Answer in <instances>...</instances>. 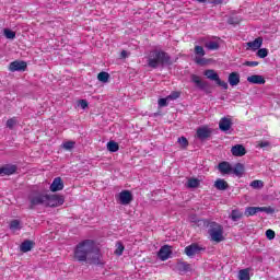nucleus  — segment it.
I'll return each mask as SVG.
<instances>
[{
    "instance_id": "1",
    "label": "nucleus",
    "mask_w": 280,
    "mask_h": 280,
    "mask_svg": "<svg viewBox=\"0 0 280 280\" xmlns=\"http://www.w3.org/2000/svg\"><path fill=\"white\" fill-rule=\"evenodd\" d=\"M73 259L80 264H94V266H103L102 253L95 241L84 240L77 244L73 249Z\"/></svg>"
},
{
    "instance_id": "2",
    "label": "nucleus",
    "mask_w": 280,
    "mask_h": 280,
    "mask_svg": "<svg viewBox=\"0 0 280 280\" xmlns=\"http://www.w3.org/2000/svg\"><path fill=\"white\" fill-rule=\"evenodd\" d=\"M147 65L150 69H159V67H170L172 57L165 50H152L147 57Z\"/></svg>"
},
{
    "instance_id": "3",
    "label": "nucleus",
    "mask_w": 280,
    "mask_h": 280,
    "mask_svg": "<svg viewBox=\"0 0 280 280\" xmlns=\"http://www.w3.org/2000/svg\"><path fill=\"white\" fill-rule=\"evenodd\" d=\"M209 230L208 233L212 240V242H217L220 244V242L224 241V228L218 223V222H210L209 223Z\"/></svg>"
},
{
    "instance_id": "4",
    "label": "nucleus",
    "mask_w": 280,
    "mask_h": 280,
    "mask_svg": "<svg viewBox=\"0 0 280 280\" xmlns=\"http://www.w3.org/2000/svg\"><path fill=\"white\" fill-rule=\"evenodd\" d=\"M30 209H34V207H38V205H43L46 207L47 205V194L37 192L30 197Z\"/></svg>"
},
{
    "instance_id": "5",
    "label": "nucleus",
    "mask_w": 280,
    "mask_h": 280,
    "mask_svg": "<svg viewBox=\"0 0 280 280\" xmlns=\"http://www.w3.org/2000/svg\"><path fill=\"white\" fill-rule=\"evenodd\" d=\"M259 212L275 213V209H272L271 207H247L245 209L246 218H250L252 215H257V213Z\"/></svg>"
},
{
    "instance_id": "6",
    "label": "nucleus",
    "mask_w": 280,
    "mask_h": 280,
    "mask_svg": "<svg viewBox=\"0 0 280 280\" xmlns=\"http://www.w3.org/2000/svg\"><path fill=\"white\" fill-rule=\"evenodd\" d=\"M46 207H62L65 197L62 195H47Z\"/></svg>"
},
{
    "instance_id": "7",
    "label": "nucleus",
    "mask_w": 280,
    "mask_h": 280,
    "mask_svg": "<svg viewBox=\"0 0 280 280\" xmlns=\"http://www.w3.org/2000/svg\"><path fill=\"white\" fill-rule=\"evenodd\" d=\"M205 250L198 243H192L185 247L184 253L187 257H196V255H200V252Z\"/></svg>"
},
{
    "instance_id": "8",
    "label": "nucleus",
    "mask_w": 280,
    "mask_h": 280,
    "mask_svg": "<svg viewBox=\"0 0 280 280\" xmlns=\"http://www.w3.org/2000/svg\"><path fill=\"white\" fill-rule=\"evenodd\" d=\"M8 69L11 73L16 71H27V62L23 60H14L9 65Z\"/></svg>"
},
{
    "instance_id": "9",
    "label": "nucleus",
    "mask_w": 280,
    "mask_h": 280,
    "mask_svg": "<svg viewBox=\"0 0 280 280\" xmlns=\"http://www.w3.org/2000/svg\"><path fill=\"white\" fill-rule=\"evenodd\" d=\"M171 255H172V246L170 245H163L158 253V257L159 259H161V261H167Z\"/></svg>"
},
{
    "instance_id": "10",
    "label": "nucleus",
    "mask_w": 280,
    "mask_h": 280,
    "mask_svg": "<svg viewBox=\"0 0 280 280\" xmlns=\"http://www.w3.org/2000/svg\"><path fill=\"white\" fill-rule=\"evenodd\" d=\"M120 205H130L132 202L133 197L130 190H122L118 195Z\"/></svg>"
},
{
    "instance_id": "11",
    "label": "nucleus",
    "mask_w": 280,
    "mask_h": 280,
    "mask_svg": "<svg viewBox=\"0 0 280 280\" xmlns=\"http://www.w3.org/2000/svg\"><path fill=\"white\" fill-rule=\"evenodd\" d=\"M197 139L200 141H205L206 139H209L211 137V129L208 127H199L196 132Z\"/></svg>"
},
{
    "instance_id": "12",
    "label": "nucleus",
    "mask_w": 280,
    "mask_h": 280,
    "mask_svg": "<svg viewBox=\"0 0 280 280\" xmlns=\"http://www.w3.org/2000/svg\"><path fill=\"white\" fill-rule=\"evenodd\" d=\"M65 189V183L62 182V178L56 177L51 185H50V191H62Z\"/></svg>"
},
{
    "instance_id": "13",
    "label": "nucleus",
    "mask_w": 280,
    "mask_h": 280,
    "mask_svg": "<svg viewBox=\"0 0 280 280\" xmlns=\"http://www.w3.org/2000/svg\"><path fill=\"white\" fill-rule=\"evenodd\" d=\"M16 174V165H4L0 167V176H12Z\"/></svg>"
},
{
    "instance_id": "14",
    "label": "nucleus",
    "mask_w": 280,
    "mask_h": 280,
    "mask_svg": "<svg viewBox=\"0 0 280 280\" xmlns=\"http://www.w3.org/2000/svg\"><path fill=\"white\" fill-rule=\"evenodd\" d=\"M218 170L221 172V174H232L233 166H231V163L223 161L219 163Z\"/></svg>"
},
{
    "instance_id": "15",
    "label": "nucleus",
    "mask_w": 280,
    "mask_h": 280,
    "mask_svg": "<svg viewBox=\"0 0 280 280\" xmlns=\"http://www.w3.org/2000/svg\"><path fill=\"white\" fill-rule=\"evenodd\" d=\"M261 45H264L262 37H257L255 40L247 43V47H249L252 51H257V49L261 48Z\"/></svg>"
},
{
    "instance_id": "16",
    "label": "nucleus",
    "mask_w": 280,
    "mask_h": 280,
    "mask_svg": "<svg viewBox=\"0 0 280 280\" xmlns=\"http://www.w3.org/2000/svg\"><path fill=\"white\" fill-rule=\"evenodd\" d=\"M247 82H249V84H266V79L264 78V75L254 74L247 77Z\"/></svg>"
},
{
    "instance_id": "17",
    "label": "nucleus",
    "mask_w": 280,
    "mask_h": 280,
    "mask_svg": "<svg viewBox=\"0 0 280 280\" xmlns=\"http://www.w3.org/2000/svg\"><path fill=\"white\" fill-rule=\"evenodd\" d=\"M231 126H233V122L231 121V119L226 117L221 118L219 122V128L220 130H222V132H228V130H231Z\"/></svg>"
},
{
    "instance_id": "18",
    "label": "nucleus",
    "mask_w": 280,
    "mask_h": 280,
    "mask_svg": "<svg viewBox=\"0 0 280 280\" xmlns=\"http://www.w3.org/2000/svg\"><path fill=\"white\" fill-rule=\"evenodd\" d=\"M176 270L179 272H190L191 265L187 261L178 260L176 264Z\"/></svg>"
},
{
    "instance_id": "19",
    "label": "nucleus",
    "mask_w": 280,
    "mask_h": 280,
    "mask_svg": "<svg viewBox=\"0 0 280 280\" xmlns=\"http://www.w3.org/2000/svg\"><path fill=\"white\" fill-rule=\"evenodd\" d=\"M231 152L233 156H244L246 154V148L242 144H236L232 147Z\"/></svg>"
},
{
    "instance_id": "20",
    "label": "nucleus",
    "mask_w": 280,
    "mask_h": 280,
    "mask_svg": "<svg viewBox=\"0 0 280 280\" xmlns=\"http://www.w3.org/2000/svg\"><path fill=\"white\" fill-rule=\"evenodd\" d=\"M228 82L230 86H237V84H240V72H231Z\"/></svg>"
},
{
    "instance_id": "21",
    "label": "nucleus",
    "mask_w": 280,
    "mask_h": 280,
    "mask_svg": "<svg viewBox=\"0 0 280 280\" xmlns=\"http://www.w3.org/2000/svg\"><path fill=\"white\" fill-rule=\"evenodd\" d=\"M214 187L215 189H218L219 191H226V189H229V183H226V180L222 179V178H218L214 182Z\"/></svg>"
},
{
    "instance_id": "22",
    "label": "nucleus",
    "mask_w": 280,
    "mask_h": 280,
    "mask_svg": "<svg viewBox=\"0 0 280 280\" xmlns=\"http://www.w3.org/2000/svg\"><path fill=\"white\" fill-rule=\"evenodd\" d=\"M229 218H230V220H232V222H240V220H242V218H244V212H242V210H240V209H234V210H232Z\"/></svg>"
},
{
    "instance_id": "23",
    "label": "nucleus",
    "mask_w": 280,
    "mask_h": 280,
    "mask_svg": "<svg viewBox=\"0 0 280 280\" xmlns=\"http://www.w3.org/2000/svg\"><path fill=\"white\" fill-rule=\"evenodd\" d=\"M34 248V241L26 240L20 245V250L22 253H30Z\"/></svg>"
},
{
    "instance_id": "24",
    "label": "nucleus",
    "mask_w": 280,
    "mask_h": 280,
    "mask_svg": "<svg viewBox=\"0 0 280 280\" xmlns=\"http://www.w3.org/2000/svg\"><path fill=\"white\" fill-rule=\"evenodd\" d=\"M232 174L242 178L244 176V164L236 163L234 167H232Z\"/></svg>"
},
{
    "instance_id": "25",
    "label": "nucleus",
    "mask_w": 280,
    "mask_h": 280,
    "mask_svg": "<svg viewBox=\"0 0 280 280\" xmlns=\"http://www.w3.org/2000/svg\"><path fill=\"white\" fill-rule=\"evenodd\" d=\"M191 82L198 86V89H205L207 86V82H203L202 79L198 74H192L191 75Z\"/></svg>"
},
{
    "instance_id": "26",
    "label": "nucleus",
    "mask_w": 280,
    "mask_h": 280,
    "mask_svg": "<svg viewBox=\"0 0 280 280\" xmlns=\"http://www.w3.org/2000/svg\"><path fill=\"white\" fill-rule=\"evenodd\" d=\"M203 74L206 75V78H208V80H212L213 82H217V80L220 78L218 72H215V70L213 69L206 70Z\"/></svg>"
},
{
    "instance_id": "27",
    "label": "nucleus",
    "mask_w": 280,
    "mask_h": 280,
    "mask_svg": "<svg viewBox=\"0 0 280 280\" xmlns=\"http://www.w3.org/2000/svg\"><path fill=\"white\" fill-rule=\"evenodd\" d=\"M238 279L240 280H250V269H241L238 271Z\"/></svg>"
},
{
    "instance_id": "28",
    "label": "nucleus",
    "mask_w": 280,
    "mask_h": 280,
    "mask_svg": "<svg viewBox=\"0 0 280 280\" xmlns=\"http://www.w3.org/2000/svg\"><path fill=\"white\" fill-rule=\"evenodd\" d=\"M188 189H196L200 187V179L198 178H189L187 182Z\"/></svg>"
},
{
    "instance_id": "29",
    "label": "nucleus",
    "mask_w": 280,
    "mask_h": 280,
    "mask_svg": "<svg viewBox=\"0 0 280 280\" xmlns=\"http://www.w3.org/2000/svg\"><path fill=\"white\" fill-rule=\"evenodd\" d=\"M205 47L210 51H218V49H220V44L218 42H209L206 43Z\"/></svg>"
},
{
    "instance_id": "30",
    "label": "nucleus",
    "mask_w": 280,
    "mask_h": 280,
    "mask_svg": "<svg viewBox=\"0 0 280 280\" xmlns=\"http://www.w3.org/2000/svg\"><path fill=\"white\" fill-rule=\"evenodd\" d=\"M107 150L109 152H118L119 151V144L115 141L107 142Z\"/></svg>"
},
{
    "instance_id": "31",
    "label": "nucleus",
    "mask_w": 280,
    "mask_h": 280,
    "mask_svg": "<svg viewBox=\"0 0 280 280\" xmlns=\"http://www.w3.org/2000/svg\"><path fill=\"white\" fill-rule=\"evenodd\" d=\"M110 79V74H108V72H100L98 74H97V80L100 81V82H104V83H106V82H108V80Z\"/></svg>"
},
{
    "instance_id": "32",
    "label": "nucleus",
    "mask_w": 280,
    "mask_h": 280,
    "mask_svg": "<svg viewBox=\"0 0 280 280\" xmlns=\"http://www.w3.org/2000/svg\"><path fill=\"white\" fill-rule=\"evenodd\" d=\"M4 36L10 40H14V38H16V33L10 28H4Z\"/></svg>"
},
{
    "instance_id": "33",
    "label": "nucleus",
    "mask_w": 280,
    "mask_h": 280,
    "mask_svg": "<svg viewBox=\"0 0 280 280\" xmlns=\"http://www.w3.org/2000/svg\"><path fill=\"white\" fill-rule=\"evenodd\" d=\"M250 187H253V189H261V187H264V182L255 179L250 183Z\"/></svg>"
},
{
    "instance_id": "34",
    "label": "nucleus",
    "mask_w": 280,
    "mask_h": 280,
    "mask_svg": "<svg viewBox=\"0 0 280 280\" xmlns=\"http://www.w3.org/2000/svg\"><path fill=\"white\" fill-rule=\"evenodd\" d=\"M10 229H11V231H16V230L21 229V221L12 220L10 222Z\"/></svg>"
},
{
    "instance_id": "35",
    "label": "nucleus",
    "mask_w": 280,
    "mask_h": 280,
    "mask_svg": "<svg viewBox=\"0 0 280 280\" xmlns=\"http://www.w3.org/2000/svg\"><path fill=\"white\" fill-rule=\"evenodd\" d=\"M125 246L121 243H117V247L115 250V255H117L118 257H121V255H124V250H125Z\"/></svg>"
},
{
    "instance_id": "36",
    "label": "nucleus",
    "mask_w": 280,
    "mask_h": 280,
    "mask_svg": "<svg viewBox=\"0 0 280 280\" xmlns=\"http://www.w3.org/2000/svg\"><path fill=\"white\" fill-rule=\"evenodd\" d=\"M195 54L196 56H205L207 52L202 46H195Z\"/></svg>"
},
{
    "instance_id": "37",
    "label": "nucleus",
    "mask_w": 280,
    "mask_h": 280,
    "mask_svg": "<svg viewBox=\"0 0 280 280\" xmlns=\"http://www.w3.org/2000/svg\"><path fill=\"white\" fill-rule=\"evenodd\" d=\"M258 58H266L268 56V49L267 48H258L257 51Z\"/></svg>"
},
{
    "instance_id": "38",
    "label": "nucleus",
    "mask_w": 280,
    "mask_h": 280,
    "mask_svg": "<svg viewBox=\"0 0 280 280\" xmlns=\"http://www.w3.org/2000/svg\"><path fill=\"white\" fill-rule=\"evenodd\" d=\"M178 143L182 148H187L189 145V141L185 137L178 138Z\"/></svg>"
},
{
    "instance_id": "39",
    "label": "nucleus",
    "mask_w": 280,
    "mask_h": 280,
    "mask_svg": "<svg viewBox=\"0 0 280 280\" xmlns=\"http://www.w3.org/2000/svg\"><path fill=\"white\" fill-rule=\"evenodd\" d=\"M215 83L219 86H222V89H224V91L229 90V83H226V81H222L220 78L215 81Z\"/></svg>"
},
{
    "instance_id": "40",
    "label": "nucleus",
    "mask_w": 280,
    "mask_h": 280,
    "mask_svg": "<svg viewBox=\"0 0 280 280\" xmlns=\"http://www.w3.org/2000/svg\"><path fill=\"white\" fill-rule=\"evenodd\" d=\"M14 126H16V118H11V119L7 120V128H10V130H12V128H14Z\"/></svg>"
},
{
    "instance_id": "41",
    "label": "nucleus",
    "mask_w": 280,
    "mask_h": 280,
    "mask_svg": "<svg viewBox=\"0 0 280 280\" xmlns=\"http://www.w3.org/2000/svg\"><path fill=\"white\" fill-rule=\"evenodd\" d=\"M74 145H75V142L73 141H67L63 143L65 150H73Z\"/></svg>"
},
{
    "instance_id": "42",
    "label": "nucleus",
    "mask_w": 280,
    "mask_h": 280,
    "mask_svg": "<svg viewBox=\"0 0 280 280\" xmlns=\"http://www.w3.org/2000/svg\"><path fill=\"white\" fill-rule=\"evenodd\" d=\"M275 236H276V233H275V231L273 230H267L266 231V237H267V240H275Z\"/></svg>"
},
{
    "instance_id": "43",
    "label": "nucleus",
    "mask_w": 280,
    "mask_h": 280,
    "mask_svg": "<svg viewBox=\"0 0 280 280\" xmlns=\"http://www.w3.org/2000/svg\"><path fill=\"white\" fill-rule=\"evenodd\" d=\"M180 97V92H172L168 96L167 100H178Z\"/></svg>"
},
{
    "instance_id": "44",
    "label": "nucleus",
    "mask_w": 280,
    "mask_h": 280,
    "mask_svg": "<svg viewBox=\"0 0 280 280\" xmlns=\"http://www.w3.org/2000/svg\"><path fill=\"white\" fill-rule=\"evenodd\" d=\"M245 67H259V61H245Z\"/></svg>"
},
{
    "instance_id": "45",
    "label": "nucleus",
    "mask_w": 280,
    "mask_h": 280,
    "mask_svg": "<svg viewBox=\"0 0 280 280\" xmlns=\"http://www.w3.org/2000/svg\"><path fill=\"white\" fill-rule=\"evenodd\" d=\"M167 100H170V98H167V96H166V98H160L159 100V106L161 108H164L165 106H167Z\"/></svg>"
},
{
    "instance_id": "46",
    "label": "nucleus",
    "mask_w": 280,
    "mask_h": 280,
    "mask_svg": "<svg viewBox=\"0 0 280 280\" xmlns=\"http://www.w3.org/2000/svg\"><path fill=\"white\" fill-rule=\"evenodd\" d=\"M79 105L81 106V108L84 110L85 108H89V102H86V100H80L79 101Z\"/></svg>"
},
{
    "instance_id": "47",
    "label": "nucleus",
    "mask_w": 280,
    "mask_h": 280,
    "mask_svg": "<svg viewBox=\"0 0 280 280\" xmlns=\"http://www.w3.org/2000/svg\"><path fill=\"white\" fill-rule=\"evenodd\" d=\"M258 148H270V143L268 141H260Z\"/></svg>"
},
{
    "instance_id": "48",
    "label": "nucleus",
    "mask_w": 280,
    "mask_h": 280,
    "mask_svg": "<svg viewBox=\"0 0 280 280\" xmlns=\"http://www.w3.org/2000/svg\"><path fill=\"white\" fill-rule=\"evenodd\" d=\"M195 62L196 65H205V59L196 58Z\"/></svg>"
},
{
    "instance_id": "49",
    "label": "nucleus",
    "mask_w": 280,
    "mask_h": 280,
    "mask_svg": "<svg viewBox=\"0 0 280 280\" xmlns=\"http://www.w3.org/2000/svg\"><path fill=\"white\" fill-rule=\"evenodd\" d=\"M212 3L215 5H221V3H224V0H212Z\"/></svg>"
},
{
    "instance_id": "50",
    "label": "nucleus",
    "mask_w": 280,
    "mask_h": 280,
    "mask_svg": "<svg viewBox=\"0 0 280 280\" xmlns=\"http://www.w3.org/2000/svg\"><path fill=\"white\" fill-rule=\"evenodd\" d=\"M127 54H128V52H127L126 50H122V51H121V57H122V58H126Z\"/></svg>"
},
{
    "instance_id": "51",
    "label": "nucleus",
    "mask_w": 280,
    "mask_h": 280,
    "mask_svg": "<svg viewBox=\"0 0 280 280\" xmlns=\"http://www.w3.org/2000/svg\"><path fill=\"white\" fill-rule=\"evenodd\" d=\"M198 3H207V0H197Z\"/></svg>"
}]
</instances>
